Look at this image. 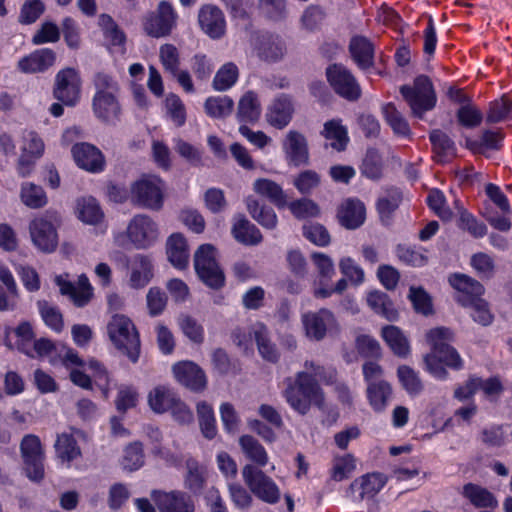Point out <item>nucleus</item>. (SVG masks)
I'll return each instance as SVG.
<instances>
[{"label":"nucleus","instance_id":"obj_17","mask_svg":"<svg viewBox=\"0 0 512 512\" xmlns=\"http://www.w3.org/2000/svg\"><path fill=\"white\" fill-rule=\"evenodd\" d=\"M29 232L36 248L44 253H52L58 246V233L55 225L46 217L34 218L29 224Z\"/></svg>","mask_w":512,"mask_h":512},{"label":"nucleus","instance_id":"obj_60","mask_svg":"<svg viewBox=\"0 0 512 512\" xmlns=\"http://www.w3.org/2000/svg\"><path fill=\"white\" fill-rule=\"evenodd\" d=\"M139 393L132 385L121 386L118 390L115 406L118 412L124 414L138 404Z\"/></svg>","mask_w":512,"mask_h":512},{"label":"nucleus","instance_id":"obj_36","mask_svg":"<svg viewBox=\"0 0 512 512\" xmlns=\"http://www.w3.org/2000/svg\"><path fill=\"white\" fill-rule=\"evenodd\" d=\"M247 210L254 220H256L265 229H275L278 223L277 215L274 209L265 204H260L253 197L246 200Z\"/></svg>","mask_w":512,"mask_h":512},{"label":"nucleus","instance_id":"obj_26","mask_svg":"<svg viewBox=\"0 0 512 512\" xmlns=\"http://www.w3.org/2000/svg\"><path fill=\"white\" fill-rule=\"evenodd\" d=\"M293 112L294 107L291 98L281 94L269 106L266 118L269 124L282 129L291 121Z\"/></svg>","mask_w":512,"mask_h":512},{"label":"nucleus","instance_id":"obj_21","mask_svg":"<svg viewBox=\"0 0 512 512\" xmlns=\"http://www.w3.org/2000/svg\"><path fill=\"white\" fill-rule=\"evenodd\" d=\"M198 22L202 31L212 39H220L226 32L223 12L215 5H204L198 13Z\"/></svg>","mask_w":512,"mask_h":512},{"label":"nucleus","instance_id":"obj_63","mask_svg":"<svg viewBox=\"0 0 512 512\" xmlns=\"http://www.w3.org/2000/svg\"><path fill=\"white\" fill-rule=\"evenodd\" d=\"M45 11V5L41 0H25L21 6L18 21L29 25L36 22Z\"/></svg>","mask_w":512,"mask_h":512},{"label":"nucleus","instance_id":"obj_35","mask_svg":"<svg viewBox=\"0 0 512 512\" xmlns=\"http://www.w3.org/2000/svg\"><path fill=\"white\" fill-rule=\"evenodd\" d=\"M428 250L423 246L397 244L395 255L403 264L411 267H424L428 264Z\"/></svg>","mask_w":512,"mask_h":512},{"label":"nucleus","instance_id":"obj_52","mask_svg":"<svg viewBox=\"0 0 512 512\" xmlns=\"http://www.w3.org/2000/svg\"><path fill=\"white\" fill-rule=\"evenodd\" d=\"M21 200L29 208L39 209L47 204V196L41 186L33 183H23L21 187Z\"/></svg>","mask_w":512,"mask_h":512},{"label":"nucleus","instance_id":"obj_15","mask_svg":"<svg viewBox=\"0 0 512 512\" xmlns=\"http://www.w3.org/2000/svg\"><path fill=\"white\" fill-rule=\"evenodd\" d=\"M151 498L159 512H195L192 496L181 490H152Z\"/></svg>","mask_w":512,"mask_h":512},{"label":"nucleus","instance_id":"obj_12","mask_svg":"<svg viewBox=\"0 0 512 512\" xmlns=\"http://www.w3.org/2000/svg\"><path fill=\"white\" fill-rule=\"evenodd\" d=\"M302 324L307 338L314 341L323 340L328 331L338 326L334 313L327 308L304 313Z\"/></svg>","mask_w":512,"mask_h":512},{"label":"nucleus","instance_id":"obj_1","mask_svg":"<svg viewBox=\"0 0 512 512\" xmlns=\"http://www.w3.org/2000/svg\"><path fill=\"white\" fill-rule=\"evenodd\" d=\"M426 341L431 347L430 353L424 356L426 371L436 380L446 381L453 371L464 369V360L450 343L454 341V331L451 328L439 326L426 332Z\"/></svg>","mask_w":512,"mask_h":512},{"label":"nucleus","instance_id":"obj_3","mask_svg":"<svg viewBox=\"0 0 512 512\" xmlns=\"http://www.w3.org/2000/svg\"><path fill=\"white\" fill-rule=\"evenodd\" d=\"M95 94L92 99L94 116L105 124L114 125L120 120L121 105L118 100V83L108 74L98 72L94 75Z\"/></svg>","mask_w":512,"mask_h":512},{"label":"nucleus","instance_id":"obj_29","mask_svg":"<svg viewBox=\"0 0 512 512\" xmlns=\"http://www.w3.org/2000/svg\"><path fill=\"white\" fill-rule=\"evenodd\" d=\"M367 304L372 311L389 322L399 319V311L390 296L380 290H373L367 295Z\"/></svg>","mask_w":512,"mask_h":512},{"label":"nucleus","instance_id":"obj_64","mask_svg":"<svg viewBox=\"0 0 512 512\" xmlns=\"http://www.w3.org/2000/svg\"><path fill=\"white\" fill-rule=\"evenodd\" d=\"M512 111V101L506 96L490 103L486 116L488 124H495L503 121Z\"/></svg>","mask_w":512,"mask_h":512},{"label":"nucleus","instance_id":"obj_28","mask_svg":"<svg viewBox=\"0 0 512 512\" xmlns=\"http://www.w3.org/2000/svg\"><path fill=\"white\" fill-rule=\"evenodd\" d=\"M349 51L352 59L362 70H367L374 64V45L360 35L353 36L349 43Z\"/></svg>","mask_w":512,"mask_h":512},{"label":"nucleus","instance_id":"obj_44","mask_svg":"<svg viewBox=\"0 0 512 512\" xmlns=\"http://www.w3.org/2000/svg\"><path fill=\"white\" fill-rule=\"evenodd\" d=\"M462 494L478 508H492L497 505L494 495L488 489L474 483L465 484Z\"/></svg>","mask_w":512,"mask_h":512},{"label":"nucleus","instance_id":"obj_49","mask_svg":"<svg viewBox=\"0 0 512 512\" xmlns=\"http://www.w3.org/2000/svg\"><path fill=\"white\" fill-rule=\"evenodd\" d=\"M139 269H133L130 275V286L134 289L144 288L153 277V265L148 256L138 255L135 258Z\"/></svg>","mask_w":512,"mask_h":512},{"label":"nucleus","instance_id":"obj_62","mask_svg":"<svg viewBox=\"0 0 512 512\" xmlns=\"http://www.w3.org/2000/svg\"><path fill=\"white\" fill-rule=\"evenodd\" d=\"M45 145L42 138L34 131H27L23 135L22 152L24 157L41 158Z\"/></svg>","mask_w":512,"mask_h":512},{"label":"nucleus","instance_id":"obj_14","mask_svg":"<svg viewBox=\"0 0 512 512\" xmlns=\"http://www.w3.org/2000/svg\"><path fill=\"white\" fill-rule=\"evenodd\" d=\"M176 23V14L170 3L161 1L158 8L145 18V32L152 37L168 36Z\"/></svg>","mask_w":512,"mask_h":512},{"label":"nucleus","instance_id":"obj_9","mask_svg":"<svg viewBox=\"0 0 512 512\" xmlns=\"http://www.w3.org/2000/svg\"><path fill=\"white\" fill-rule=\"evenodd\" d=\"M82 80L74 68H64L57 72L54 80L53 96L63 105L73 107L81 97Z\"/></svg>","mask_w":512,"mask_h":512},{"label":"nucleus","instance_id":"obj_47","mask_svg":"<svg viewBox=\"0 0 512 512\" xmlns=\"http://www.w3.org/2000/svg\"><path fill=\"white\" fill-rule=\"evenodd\" d=\"M408 299L417 314L427 317L434 313L432 297L422 286H411Z\"/></svg>","mask_w":512,"mask_h":512},{"label":"nucleus","instance_id":"obj_5","mask_svg":"<svg viewBox=\"0 0 512 512\" xmlns=\"http://www.w3.org/2000/svg\"><path fill=\"white\" fill-rule=\"evenodd\" d=\"M193 262L195 273L205 286L220 290L226 285L225 273L216 259V249L212 244L200 245Z\"/></svg>","mask_w":512,"mask_h":512},{"label":"nucleus","instance_id":"obj_10","mask_svg":"<svg viewBox=\"0 0 512 512\" xmlns=\"http://www.w3.org/2000/svg\"><path fill=\"white\" fill-rule=\"evenodd\" d=\"M326 76L334 91L348 101H356L361 97V88L352 73L341 64L327 67Z\"/></svg>","mask_w":512,"mask_h":512},{"label":"nucleus","instance_id":"obj_34","mask_svg":"<svg viewBox=\"0 0 512 512\" xmlns=\"http://www.w3.org/2000/svg\"><path fill=\"white\" fill-rule=\"evenodd\" d=\"M366 395L373 411L381 413L387 408L388 401L392 395V387L385 380L369 383V385H367Z\"/></svg>","mask_w":512,"mask_h":512},{"label":"nucleus","instance_id":"obj_41","mask_svg":"<svg viewBox=\"0 0 512 512\" xmlns=\"http://www.w3.org/2000/svg\"><path fill=\"white\" fill-rule=\"evenodd\" d=\"M213 369L221 376L237 375L241 371L240 361L229 356L223 348H216L211 354Z\"/></svg>","mask_w":512,"mask_h":512},{"label":"nucleus","instance_id":"obj_38","mask_svg":"<svg viewBox=\"0 0 512 512\" xmlns=\"http://www.w3.org/2000/svg\"><path fill=\"white\" fill-rule=\"evenodd\" d=\"M261 115V105L253 91H247L239 100L237 118L240 122L254 123Z\"/></svg>","mask_w":512,"mask_h":512},{"label":"nucleus","instance_id":"obj_13","mask_svg":"<svg viewBox=\"0 0 512 512\" xmlns=\"http://www.w3.org/2000/svg\"><path fill=\"white\" fill-rule=\"evenodd\" d=\"M127 236L137 249H147L157 240V224L148 215L137 214L128 224Z\"/></svg>","mask_w":512,"mask_h":512},{"label":"nucleus","instance_id":"obj_39","mask_svg":"<svg viewBox=\"0 0 512 512\" xmlns=\"http://www.w3.org/2000/svg\"><path fill=\"white\" fill-rule=\"evenodd\" d=\"M54 447L56 456L62 462L70 463L82 455L76 438L69 433L58 434Z\"/></svg>","mask_w":512,"mask_h":512},{"label":"nucleus","instance_id":"obj_4","mask_svg":"<svg viewBox=\"0 0 512 512\" xmlns=\"http://www.w3.org/2000/svg\"><path fill=\"white\" fill-rule=\"evenodd\" d=\"M107 334L114 347L133 364L141 354L139 332L132 320L123 314H114L107 324Z\"/></svg>","mask_w":512,"mask_h":512},{"label":"nucleus","instance_id":"obj_32","mask_svg":"<svg viewBox=\"0 0 512 512\" xmlns=\"http://www.w3.org/2000/svg\"><path fill=\"white\" fill-rule=\"evenodd\" d=\"M381 337L394 355L406 358L410 354L409 340L398 326H384L381 330Z\"/></svg>","mask_w":512,"mask_h":512},{"label":"nucleus","instance_id":"obj_50","mask_svg":"<svg viewBox=\"0 0 512 512\" xmlns=\"http://www.w3.org/2000/svg\"><path fill=\"white\" fill-rule=\"evenodd\" d=\"M382 114L391 127L393 132L400 136H408L410 134V127L404 116L397 110L393 103H387L382 106Z\"/></svg>","mask_w":512,"mask_h":512},{"label":"nucleus","instance_id":"obj_48","mask_svg":"<svg viewBox=\"0 0 512 512\" xmlns=\"http://www.w3.org/2000/svg\"><path fill=\"white\" fill-rule=\"evenodd\" d=\"M397 377L403 389L411 397L419 395L424 389L418 372L408 365H400L397 368Z\"/></svg>","mask_w":512,"mask_h":512},{"label":"nucleus","instance_id":"obj_59","mask_svg":"<svg viewBox=\"0 0 512 512\" xmlns=\"http://www.w3.org/2000/svg\"><path fill=\"white\" fill-rule=\"evenodd\" d=\"M144 464V453L141 442L130 443L124 450L122 465L129 471H135Z\"/></svg>","mask_w":512,"mask_h":512},{"label":"nucleus","instance_id":"obj_31","mask_svg":"<svg viewBox=\"0 0 512 512\" xmlns=\"http://www.w3.org/2000/svg\"><path fill=\"white\" fill-rule=\"evenodd\" d=\"M75 212L81 222L89 225H97L104 218V212L93 196L79 197L76 200Z\"/></svg>","mask_w":512,"mask_h":512},{"label":"nucleus","instance_id":"obj_30","mask_svg":"<svg viewBox=\"0 0 512 512\" xmlns=\"http://www.w3.org/2000/svg\"><path fill=\"white\" fill-rule=\"evenodd\" d=\"M187 471L184 475V488L188 490L193 496L199 497L202 495L206 482L207 471L193 458L186 461Z\"/></svg>","mask_w":512,"mask_h":512},{"label":"nucleus","instance_id":"obj_6","mask_svg":"<svg viewBox=\"0 0 512 512\" xmlns=\"http://www.w3.org/2000/svg\"><path fill=\"white\" fill-rule=\"evenodd\" d=\"M19 448L26 477L32 482H41L45 476V452L39 436L24 435Z\"/></svg>","mask_w":512,"mask_h":512},{"label":"nucleus","instance_id":"obj_37","mask_svg":"<svg viewBox=\"0 0 512 512\" xmlns=\"http://www.w3.org/2000/svg\"><path fill=\"white\" fill-rule=\"evenodd\" d=\"M254 191L262 197L267 198L278 209H283L287 206L286 195L282 187L276 182L260 178L254 182Z\"/></svg>","mask_w":512,"mask_h":512},{"label":"nucleus","instance_id":"obj_61","mask_svg":"<svg viewBox=\"0 0 512 512\" xmlns=\"http://www.w3.org/2000/svg\"><path fill=\"white\" fill-rule=\"evenodd\" d=\"M470 265L482 279H491L495 274L494 259L485 252L473 254Z\"/></svg>","mask_w":512,"mask_h":512},{"label":"nucleus","instance_id":"obj_20","mask_svg":"<svg viewBox=\"0 0 512 512\" xmlns=\"http://www.w3.org/2000/svg\"><path fill=\"white\" fill-rule=\"evenodd\" d=\"M57 60V54L50 48L36 49L22 57L17 68L25 74L44 73L52 68Z\"/></svg>","mask_w":512,"mask_h":512},{"label":"nucleus","instance_id":"obj_16","mask_svg":"<svg viewBox=\"0 0 512 512\" xmlns=\"http://www.w3.org/2000/svg\"><path fill=\"white\" fill-rule=\"evenodd\" d=\"M388 477L381 472L366 473L353 480L347 489V495L356 501L374 498L387 484Z\"/></svg>","mask_w":512,"mask_h":512},{"label":"nucleus","instance_id":"obj_2","mask_svg":"<svg viewBox=\"0 0 512 512\" xmlns=\"http://www.w3.org/2000/svg\"><path fill=\"white\" fill-rule=\"evenodd\" d=\"M285 383L283 397L298 414L306 415L312 406L321 410L324 408V391L314 375L299 371L294 378L287 377Z\"/></svg>","mask_w":512,"mask_h":512},{"label":"nucleus","instance_id":"obj_51","mask_svg":"<svg viewBox=\"0 0 512 512\" xmlns=\"http://www.w3.org/2000/svg\"><path fill=\"white\" fill-rule=\"evenodd\" d=\"M302 235L309 242L318 247H327L331 243V236L327 228L318 222H308L302 226Z\"/></svg>","mask_w":512,"mask_h":512},{"label":"nucleus","instance_id":"obj_25","mask_svg":"<svg viewBox=\"0 0 512 512\" xmlns=\"http://www.w3.org/2000/svg\"><path fill=\"white\" fill-rule=\"evenodd\" d=\"M13 332L17 340L15 342L16 349L26 355L32 356L31 344L35 339V333L30 322L22 321L16 328L5 327L4 344L12 349L13 345L10 340V333Z\"/></svg>","mask_w":512,"mask_h":512},{"label":"nucleus","instance_id":"obj_53","mask_svg":"<svg viewBox=\"0 0 512 512\" xmlns=\"http://www.w3.org/2000/svg\"><path fill=\"white\" fill-rule=\"evenodd\" d=\"M292 215L298 220L317 218L321 210L319 205L309 198H300L288 204Z\"/></svg>","mask_w":512,"mask_h":512},{"label":"nucleus","instance_id":"obj_22","mask_svg":"<svg viewBox=\"0 0 512 512\" xmlns=\"http://www.w3.org/2000/svg\"><path fill=\"white\" fill-rule=\"evenodd\" d=\"M339 224L348 229L355 230L363 225L366 219L364 203L357 198L346 199L337 210Z\"/></svg>","mask_w":512,"mask_h":512},{"label":"nucleus","instance_id":"obj_8","mask_svg":"<svg viewBox=\"0 0 512 512\" xmlns=\"http://www.w3.org/2000/svg\"><path fill=\"white\" fill-rule=\"evenodd\" d=\"M400 92L410 106L412 114L418 118H422L424 113L433 109L436 104L433 85L427 76H418L413 87L404 85Z\"/></svg>","mask_w":512,"mask_h":512},{"label":"nucleus","instance_id":"obj_46","mask_svg":"<svg viewBox=\"0 0 512 512\" xmlns=\"http://www.w3.org/2000/svg\"><path fill=\"white\" fill-rule=\"evenodd\" d=\"M323 135L330 141L329 145L337 151L345 150L349 142L348 131L339 120L327 121L324 124Z\"/></svg>","mask_w":512,"mask_h":512},{"label":"nucleus","instance_id":"obj_56","mask_svg":"<svg viewBox=\"0 0 512 512\" xmlns=\"http://www.w3.org/2000/svg\"><path fill=\"white\" fill-rule=\"evenodd\" d=\"M401 201L402 193L397 189L390 191L387 196L377 200L376 209L382 222L391 219L393 213L400 206Z\"/></svg>","mask_w":512,"mask_h":512},{"label":"nucleus","instance_id":"obj_58","mask_svg":"<svg viewBox=\"0 0 512 512\" xmlns=\"http://www.w3.org/2000/svg\"><path fill=\"white\" fill-rule=\"evenodd\" d=\"M355 346L359 355L363 358L379 360L382 356L379 342L370 335L362 334L357 336Z\"/></svg>","mask_w":512,"mask_h":512},{"label":"nucleus","instance_id":"obj_11","mask_svg":"<svg viewBox=\"0 0 512 512\" xmlns=\"http://www.w3.org/2000/svg\"><path fill=\"white\" fill-rule=\"evenodd\" d=\"M131 200L138 207L159 211L164 204V193L155 181L141 178L131 186Z\"/></svg>","mask_w":512,"mask_h":512},{"label":"nucleus","instance_id":"obj_19","mask_svg":"<svg viewBox=\"0 0 512 512\" xmlns=\"http://www.w3.org/2000/svg\"><path fill=\"white\" fill-rule=\"evenodd\" d=\"M448 282L459 292L456 300L461 306L472 304L485 293L484 286L478 280L463 273L451 274L448 277Z\"/></svg>","mask_w":512,"mask_h":512},{"label":"nucleus","instance_id":"obj_42","mask_svg":"<svg viewBox=\"0 0 512 512\" xmlns=\"http://www.w3.org/2000/svg\"><path fill=\"white\" fill-rule=\"evenodd\" d=\"M196 411L202 435L208 440L214 439L217 435V425L212 405L206 401H199Z\"/></svg>","mask_w":512,"mask_h":512},{"label":"nucleus","instance_id":"obj_45","mask_svg":"<svg viewBox=\"0 0 512 512\" xmlns=\"http://www.w3.org/2000/svg\"><path fill=\"white\" fill-rule=\"evenodd\" d=\"M283 148L291 160H308L307 140L297 131H289L283 141Z\"/></svg>","mask_w":512,"mask_h":512},{"label":"nucleus","instance_id":"obj_54","mask_svg":"<svg viewBox=\"0 0 512 512\" xmlns=\"http://www.w3.org/2000/svg\"><path fill=\"white\" fill-rule=\"evenodd\" d=\"M255 342L261 357L271 363H277L280 359V354L276 345L269 339L266 328L262 326L261 329L254 332Z\"/></svg>","mask_w":512,"mask_h":512},{"label":"nucleus","instance_id":"obj_43","mask_svg":"<svg viewBox=\"0 0 512 512\" xmlns=\"http://www.w3.org/2000/svg\"><path fill=\"white\" fill-rule=\"evenodd\" d=\"M239 444L248 459L254 462L258 468L265 467L268 463V454L264 446L251 435H242Z\"/></svg>","mask_w":512,"mask_h":512},{"label":"nucleus","instance_id":"obj_57","mask_svg":"<svg viewBox=\"0 0 512 512\" xmlns=\"http://www.w3.org/2000/svg\"><path fill=\"white\" fill-rule=\"evenodd\" d=\"M239 71L237 66L228 62L224 64L216 73L213 79V87L218 91H225L231 88L237 81Z\"/></svg>","mask_w":512,"mask_h":512},{"label":"nucleus","instance_id":"obj_23","mask_svg":"<svg viewBox=\"0 0 512 512\" xmlns=\"http://www.w3.org/2000/svg\"><path fill=\"white\" fill-rule=\"evenodd\" d=\"M256 51L261 60L274 63L283 59L286 45L280 36L266 33L258 37Z\"/></svg>","mask_w":512,"mask_h":512},{"label":"nucleus","instance_id":"obj_40","mask_svg":"<svg viewBox=\"0 0 512 512\" xmlns=\"http://www.w3.org/2000/svg\"><path fill=\"white\" fill-rule=\"evenodd\" d=\"M178 394L166 386H157L148 395L150 408L158 414L168 412Z\"/></svg>","mask_w":512,"mask_h":512},{"label":"nucleus","instance_id":"obj_24","mask_svg":"<svg viewBox=\"0 0 512 512\" xmlns=\"http://www.w3.org/2000/svg\"><path fill=\"white\" fill-rule=\"evenodd\" d=\"M503 139L501 130L485 129L479 139H467L466 147L475 155L490 157V151L499 150Z\"/></svg>","mask_w":512,"mask_h":512},{"label":"nucleus","instance_id":"obj_33","mask_svg":"<svg viewBox=\"0 0 512 512\" xmlns=\"http://www.w3.org/2000/svg\"><path fill=\"white\" fill-rule=\"evenodd\" d=\"M231 232L235 240L245 246H255L263 240L258 227L243 215L234 222Z\"/></svg>","mask_w":512,"mask_h":512},{"label":"nucleus","instance_id":"obj_27","mask_svg":"<svg viewBox=\"0 0 512 512\" xmlns=\"http://www.w3.org/2000/svg\"><path fill=\"white\" fill-rule=\"evenodd\" d=\"M168 260L178 270H184L189 264V249L186 238L181 233L171 234L166 243Z\"/></svg>","mask_w":512,"mask_h":512},{"label":"nucleus","instance_id":"obj_7","mask_svg":"<svg viewBox=\"0 0 512 512\" xmlns=\"http://www.w3.org/2000/svg\"><path fill=\"white\" fill-rule=\"evenodd\" d=\"M242 477L249 491L257 499L270 505L279 502L281 492L278 485L262 469L246 464L242 469Z\"/></svg>","mask_w":512,"mask_h":512},{"label":"nucleus","instance_id":"obj_18","mask_svg":"<svg viewBox=\"0 0 512 512\" xmlns=\"http://www.w3.org/2000/svg\"><path fill=\"white\" fill-rule=\"evenodd\" d=\"M175 379L192 392L200 393L207 387L204 370L193 361H179L172 367Z\"/></svg>","mask_w":512,"mask_h":512},{"label":"nucleus","instance_id":"obj_55","mask_svg":"<svg viewBox=\"0 0 512 512\" xmlns=\"http://www.w3.org/2000/svg\"><path fill=\"white\" fill-rule=\"evenodd\" d=\"M234 102L228 96L209 97L204 104L205 112L212 118H224L231 114Z\"/></svg>","mask_w":512,"mask_h":512}]
</instances>
